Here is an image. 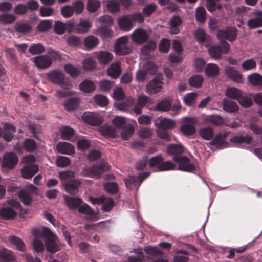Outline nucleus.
Here are the masks:
<instances>
[{
	"label": "nucleus",
	"mask_w": 262,
	"mask_h": 262,
	"mask_svg": "<svg viewBox=\"0 0 262 262\" xmlns=\"http://www.w3.org/2000/svg\"><path fill=\"white\" fill-rule=\"evenodd\" d=\"M217 36L221 41H223L221 46H212L208 49L210 57L214 59H219L221 58L222 54L229 53L230 45L224 41L226 39L230 41L234 40L236 37V29L232 27L226 30H220L217 32Z\"/></svg>",
	"instance_id": "1"
},
{
	"label": "nucleus",
	"mask_w": 262,
	"mask_h": 262,
	"mask_svg": "<svg viewBox=\"0 0 262 262\" xmlns=\"http://www.w3.org/2000/svg\"><path fill=\"white\" fill-rule=\"evenodd\" d=\"M48 80L53 83L59 85L62 88H72V82L67 80L63 72L59 70H54L47 73Z\"/></svg>",
	"instance_id": "2"
},
{
	"label": "nucleus",
	"mask_w": 262,
	"mask_h": 262,
	"mask_svg": "<svg viewBox=\"0 0 262 262\" xmlns=\"http://www.w3.org/2000/svg\"><path fill=\"white\" fill-rule=\"evenodd\" d=\"M143 67L139 69L136 74V80L138 82H143L145 80L148 75H152L155 72V66L151 60H143Z\"/></svg>",
	"instance_id": "3"
},
{
	"label": "nucleus",
	"mask_w": 262,
	"mask_h": 262,
	"mask_svg": "<svg viewBox=\"0 0 262 262\" xmlns=\"http://www.w3.org/2000/svg\"><path fill=\"white\" fill-rule=\"evenodd\" d=\"M129 37L127 35L118 38L114 46V52L119 55H125L132 51V47L128 43Z\"/></svg>",
	"instance_id": "4"
},
{
	"label": "nucleus",
	"mask_w": 262,
	"mask_h": 262,
	"mask_svg": "<svg viewBox=\"0 0 262 262\" xmlns=\"http://www.w3.org/2000/svg\"><path fill=\"white\" fill-rule=\"evenodd\" d=\"M42 233L46 238V247L47 250L50 253H55L59 250L57 242V237L48 228L45 227Z\"/></svg>",
	"instance_id": "5"
},
{
	"label": "nucleus",
	"mask_w": 262,
	"mask_h": 262,
	"mask_svg": "<svg viewBox=\"0 0 262 262\" xmlns=\"http://www.w3.org/2000/svg\"><path fill=\"white\" fill-rule=\"evenodd\" d=\"M84 9V4L81 1L74 2L72 5H66L61 8V12L63 17L69 18L75 13L77 15L81 14Z\"/></svg>",
	"instance_id": "6"
},
{
	"label": "nucleus",
	"mask_w": 262,
	"mask_h": 262,
	"mask_svg": "<svg viewBox=\"0 0 262 262\" xmlns=\"http://www.w3.org/2000/svg\"><path fill=\"white\" fill-rule=\"evenodd\" d=\"M163 85L162 77L157 76L146 84L145 92L149 95L156 94L162 91Z\"/></svg>",
	"instance_id": "7"
},
{
	"label": "nucleus",
	"mask_w": 262,
	"mask_h": 262,
	"mask_svg": "<svg viewBox=\"0 0 262 262\" xmlns=\"http://www.w3.org/2000/svg\"><path fill=\"white\" fill-rule=\"evenodd\" d=\"M109 169V166L105 162H102L99 164L85 168L83 170V174L89 175L92 177L98 178L105 171Z\"/></svg>",
	"instance_id": "8"
},
{
	"label": "nucleus",
	"mask_w": 262,
	"mask_h": 262,
	"mask_svg": "<svg viewBox=\"0 0 262 262\" xmlns=\"http://www.w3.org/2000/svg\"><path fill=\"white\" fill-rule=\"evenodd\" d=\"M150 174L149 172H146L140 174L138 177L134 176H129L127 178L124 179L125 186L127 189H138L142 181L148 177Z\"/></svg>",
	"instance_id": "9"
},
{
	"label": "nucleus",
	"mask_w": 262,
	"mask_h": 262,
	"mask_svg": "<svg viewBox=\"0 0 262 262\" xmlns=\"http://www.w3.org/2000/svg\"><path fill=\"white\" fill-rule=\"evenodd\" d=\"M197 122L194 117H185L183 119V124L181 130L186 136H191L195 133V125Z\"/></svg>",
	"instance_id": "10"
},
{
	"label": "nucleus",
	"mask_w": 262,
	"mask_h": 262,
	"mask_svg": "<svg viewBox=\"0 0 262 262\" xmlns=\"http://www.w3.org/2000/svg\"><path fill=\"white\" fill-rule=\"evenodd\" d=\"M82 119L88 124L99 125L103 121L102 116L96 112H86L83 114Z\"/></svg>",
	"instance_id": "11"
},
{
	"label": "nucleus",
	"mask_w": 262,
	"mask_h": 262,
	"mask_svg": "<svg viewBox=\"0 0 262 262\" xmlns=\"http://www.w3.org/2000/svg\"><path fill=\"white\" fill-rule=\"evenodd\" d=\"M31 60L38 69H46L52 64V60L46 54L35 56L31 58Z\"/></svg>",
	"instance_id": "12"
},
{
	"label": "nucleus",
	"mask_w": 262,
	"mask_h": 262,
	"mask_svg": "<svg viewBox=\"0 0 262 262\" xmlns=\"http://www.w3.org/2000/svg\"><path fill=\"white\" fill-rule=\"evenodd\" d=\"M89 200L93 204H101L103 210L106 212L109 211L114 205L112 199L103 196L99 198L90 196Z\"/></svg>",
	"instance_id": "13"
},
{
	"label": "nucleus",
	"mask_w": 262,
	"mask_h": 262,
	"mask_svg": "<svg viewBox=\"0 0 262 262\" xmlns=\"http://www.w3.org/2000/svg\"><path fill=\"white\" fill-rule=\"evenodd\" d=\"M148 38V35L146 31L138 28L135 29L131 34V39L133 42L141 45L144 43Z\"/></svg>",
	"instance_id": "14"
},
{
	"label": "nucleus",
	"mask_w": 262,
	"mask_h": 262,
	"mask_svg": "<svg viewBox=\"0 0 262 262\" xmlns=\"http://www.w3.org/2000/svg\"><path fill=\"white\" fill-rule=\"evenodd\" d=\"M173 159L179 164L178 167L179 170L187 172H191L194 170V166L190 163L189 159L186 157H174Z\"/></svg>",
	"instance_id": "15"
},
{
	"label": "nucleus",
	"mask_w": 262,
	"mask_h": 262,
	"mask_svg": "<svg viewBox=\"0 0 262 262\" xmlns=\"http://www.w3.org/2000/svg\"><path fill=\"white\" fill-rule=\"evenodd\" d=\"M225 73L226 76L234 82L237 83L243 82V75L235 68L230 66L226 67Z\"/></svg>",
	"instance_id": "16"
},
{
	"label": "nucleus",
	"mask_w": 262,
	"mask_h": 262,
	"mask_svg": "<svg viewBox=\"0 0 262 262\" xmlns=\"http://www.w3.org/2000/svg\"><path fill=\"white\" fill-rule=\"evenodd\" d=\"M93 55L98 59L99 62L103 65L108 64L113 58V54L106 50L95 52Z\"/></svg>",
	"instance_id": "17"
},
{
	"label": "nucleus",
	"mask_w": 262,
	"mask_h": 262,
	"mask_svg": "<svg viewBox=\"0 0 262 262\" xmlns=\"http://www.w3.org/2000/svg\"><path fill=\"white\" fill-rule=\"evenodd\" d=\"M18 162V158L12 152L6 154L3 157L2 167L12 169Z\"/></svg>",
	"instance_id": "18"
},
{
	"label": "nucleus",
	"mask_w": 262,
	"mask_h": 262,
	"mask_svg": "<svg viewBox=\"0 0 262 262\" xmlns=\"http://www.w3.org/2000/svg\"><path fill=\"white\" fill-rule=\"evenodd\" d=\"M130 18V15H123L117 20L119 27L122 31L127 32L130 31L133 27V24Z\"/></svg>",
	"instance_id": "19"
},
{
	"label": "nucleus",
	"mask_w": 262,
	"mask_h": 262,
	"mask_svg": "<svg viewBox=\"0 0 262 262\" xmlns=\"http://www.w3.org/2000/svg\"><path fill=\"white\" fill-rule=\"evenodd\" d=\"M92 26V22L88 19H80L75 26L76 32L79 34H85L88 32Z\"/></svg>",
	"instance_id": "20"
},
{
	"label": "nucleus",
	"mask_w": 262,
	"mask_h": 262,
	"mask_svg": "<svg viewBox=\"0 0 262 262\" xmlns=\"http://www.w3.org/2000/svg\"><path fill=\"white\" fill-rule=\"evenodd\" d=\"M78 212L84 214L88 219L93 221H96L98 219L97 213L93 211L87 204H85L79 205L78 207Z\"/></svg>",
	"instance_id": "21"
},
{
	"label": "nucleus",
	"mask_w": 262,
	"mask_h": 262,
	"mask_svg": "<svg viewBox=\"0 0 262 262\" xmlns=\"http://www.w3.org/2000/svg\"><path fill=\"white\" fill-rule=\"evenodd\" d=\"M121 68L120 63L116 62L112 63L107 69V75L112 78H117L121 73Z\"/></svg>",
	"instance_id": "22"
},
{
	"label": "nucleus",
	"mask_w": 262,
	"mask_h": 262,
	"mask_svg": "<svg viewBox=\"0 0 262 262\" xmlns=\"http://www.w3.org/2000/svg\"><path fill=\"white\" fill-rule=\"evenodd\" d=\"M56 149L59 153L66 155H72L75 151L72 145L66 142H59L56 145Z\"/></svg>",
	"instance_id": "23"
},
{
	"label": "nucleus",
	"mask_w": 262,
	"mask_h": 262,
	"mask_svg": "<svg viewBox=\"0 0 262 262\" xmlns=\"http://www.w3.org/2000/svg\"><path fill=\"white\" fill-rule=\"evenodd\" d=\"M95 33L97 35L104 39L112 37L113 31L109 26L101 25L96 28Z\"/></svg>",
	"instance_id": "24"
},
{
	"label": "nucleus",
	"mask_w": 262,
	"mask_h": 262,
	"mask_svg": "<svg viewBox=\"0 0 262 262\" xmlns=\"http://www.w3.org/2000/svg\"><path fill=\"white\" fill-rule=\"evenodd\" d=\"M16 259L12 251L4 248L0 250V262H11Z\"/></svg>",
	"instance_id": "25"
},
{
	"label": "nucleus",
	"mask_w": 262,
	"mask_h": 262,
	"mask_svg": "<svg viewBox=\"0 0 262 262\" xmlns=\"http://www.w3.org/2000/svg\"><path fill=\"white\" fill-rule=\"evenodd\" d=\"M38 171V167L36 165H30L25 166L21 170L23 177L26 179L32 178Z\"/></svg>",
	"instance_id": "26"
},
{
	"label": "nucleus",
	"mask_w": 262,
	"mask_h": 262,
	"mask_svg": "<svg viewBox=\"0 0 262 262\" xmlns=\"http://www.w3.org/2000/svg\"><path fill=\"white\" fill-rule=\"evenodd\" d=\"M239 107L236 102L232 100L224 98L223 99V109L230 113H235L238 111Z\"/></svg>",
	"instance_id": "27"
},
{
	"label": "nucleus",
	"mask_w": 262,
	"mask_h": 262,
	"mask_svg": "<svg viewBox=\"0 0 262 262\" xmlns=\"http://www.w3.org/2000/svg\"><path fill=\"white\" fill-rule=\"evenodd\" d=\"M226 135L219 134L210 142L211 145L216 146L218 148H223L228 146V143L225 141Z\"/></svg>",
	"instance_id": "28"
},
{
	"label": "nucleus",
	"mask_w": 262,
	"mask_h": 262,
	"mask_svg": "<svg viewBox=\"0 0 262 262\" xmlns=\"http://www.w3.org/2000/svg\"><path fill=\"white\" fill-rule=\"evenodd\" d=\"M64 201L70 209L75 210L82 203L81 200L78 197L64 196Z\"/></svg>",
	"instance_id": "29"
},
{
	"label": "nucleus",
	"mask_w": 262,
	"mask_h": 262,
	"mask_svg": "<svg viewBox=\"0 0 262 262\" xmlns=\"http://www.w3.org/2000/svg\"><path fill=\"white\" fill-rule=\"evenodd\" d=\"M15 132V129L13 126L10 124H5L4 126L3 132H2L3 139L7 142L11 141Z\"/></svg>",
	"instance_id": "30"
},
{
	"label": "nucleus",
	"mask_w": 262,
	"mask_h": 262,
	"mask_svg": "<svg viewBox=\"0 0 262 262\" xmlns=\"http://www.w3.org/2000/svg\"><path fill=\"white\" fill-rule=\"evenodd\" d=\"M81 184V182L78 180L70 181L64 184L66 191L69 193H76L78 190V187Z\"/></svg>",
	"instance_id": "31"
},
{
	"label": "nucleus",
	"mask_w": 262,
	"mask_h": 262,
	"mask_svg": "<svg viewBox=\"0 0 262 262\" xmlns=\"http://www.w3.org/2000/svg\"><path fill=\"white\" fill-rule=\"evenodd\" d=\"M150 98L145 95H142L138 97L137 103L134 107V112L137 114L141 113V109L144 107L146 104L149 103Z\"/></svg>",
	"instance_id": "32"
},
{
	"label": "nucleus",
	"mask_w": 262,
	"mask_h": 262,
	"mask_svg": "<svg viewBox=\"0 0 262 262\" xmlns=\"http://www.w3.org/2000/svg\"><path fill=\"white\" fill-rule=\"evenodd\" d=\"M195 38L198 42L201 44L208 46L207 41L209 40V36H207L204 30L198 29L195 32Z\"/></svg>",
	"instance_id": "33"
},
{
	"label": "nucleus",
	"mask_w": 262,
	"mask_h": 262,
	"mask_svg": "<svg viewBox=\"0 0 262 262\" xmlns=\"http://www.w3.org/2000/svg\"><path fill=\"white\" fill-rule=\"evenodd\" d=\"M203 121L207 124H214L218 125L223 122L221 117L217 115H205L203 117Z\"/></svg>",
	"instance_id": "34"
},
{
	"label": "nucleus",
	"mask_w": 262,
	"mask_h": 262,
	"mask_svg": "<svg viewBox=\"0 0 262 262\" xmlns=\"http://www.w3.org/2000/svg\"><path fill=\"white\" fill-rule=\"evenodd\" d=\"M61 138L63 140H73L75 133L73 128L69 126H63L60 130Z\"/></svg>",
	"instance_id": "35"
},
{
	"label": "nucleus",
	"mask_w": 262,
	"mask_h": 262,
	"mask_svg": "<svg viewBox=\"0 0 262 262\" xmlns=\"http://www.w3.org/2000/svg\"><path fill=\"white\" fill-rule=\"evenodd\" d=\"M248 82L253 86H262V75L257 73H253L248 75Z\"/></svg>",
	"instance_id": "36"
},
{
	"label": "nucleus",
	"mask_w": 262,
	"mask_h": 262,
	"mask_svg": "<svg viewBox=\"0 0 262 262\" xmlns=\"http://www.w3.org/2000/svg\"><path fill=\"white\" fill-rule=\"evenodd\" d=\"M204 70L206 76L209 77H214L219 75L220 68L217 64L209 63L206 66Z\"/></svg>",
	"instance_id": "37"
},
{
	"label": "nucleus",
	"mask_w": 262,
	"mask_h": 262,
	"mask_svg": "<svg viewBox=\"0 0 262 262\" xmlns=\"http://www.w3.org/2000/svg\"><path fill=\"white\" fill-rule=\"evenodd\" d=\"M79 89L83 92L89 93L92 92L95 89V84L90 80L86 79L79 84Z\"/></svg>",
	"instance_id": "38"
},
{
	"label": "nucleus",
	"mask_w": 262,
	"mask_h": 262,
	"mask_svg": "<svg viewBox=\"0 0 262 262\" xmlns=\"http://www.w3.org/2000/svg\"><path fill=\"white\" fill-rule=\"evenodd\" d=\"M79 99L71 98L66 100L63 103L64 107L69 112L74 111L79 106Z\"/></svg>",
	"instance_id": "39"
},
{
	"label": "nucleus",
	"mask_w": 262,
	"mask_h": 262,
	"mask_svg": "<svg viewBox=\"0 0 262 262\" xmlns=\"http://www.w3.org/2000/svg\"><path fill=\"white\" fill-rule=\"evenodd\" d=\"M242 94V91L235 87L228 88L225 92V95L227 97L235 100H238Z\"/></svg>",
	"instance_id": "40"
},
{
	"label": "nucleus",
	"mask_w": 262,
	"mask_h": 262,
	"mask_svg": "<svg viewBox=\"0 0 262 262\" xmlns=\"http://www.w3.org/2000/svg\"><path fill=\"white\" fill-rule=\"evenodd\" d=\"M9 241L10 244L14 245L18 250L24 251L26 250L25 244L20 238L11 235L9 237Z\"/></svg>",
	"instance_id": "41"
},
{
	"label": "nucleus",
	"mask_w": 262,
	"mask_h": 262,
	"mask_svg": "<svg viewBox=\"0 0 262 262\" xmlns=\"http://www.w3.org/2000/svg\"><path fill=\"white\" fill-rule=\"evenodd\" d=\"M255 18L248 20V26L250 28H255L262 26V11L258 12Z\"/></svg>",
	"instance_id": "42"
},
{
	"label": "nucleus",
	"mask_w": 262,
	"mask_h": 262,
	"mask_svg": "<svg viewBox=\"0 0 262 262\" xmlns=\"http://www.w3.org/2000/svg\"><path fill=\"white\" fill-rule=\"evenodd\" d=\"M184 151L183 147L180 144H171L167 147V152L174 157H182Z\"/></svg>",
	"instance_id": "43"
},
{
	"label": "nucleus",
	"mask_w": 262,
	"mask_h": 262,
	"mask_svg": "<svg viewBox=\"0 0 262 262\" xmlns=\"http://www.w3.org/2000/svg\"><path fill=\"white\" fill-rule=\"evenodd\" d=\"M16 215V212L12 208L3 207L0 210V216L4 219H12Z\"/></svg>",
	"instance_id": "44"
},
{
	"label": "nucleus",
	"mask_w": 262,
	"mask_h": 262,
	"mask_svg": "<svg viewBox=\"0 0 262 262\" xmlns=\"http://www.w3.org/2000/svg\"><path fill=\"white\" fill-rule=\"evenodd\" d=\"M15 29L17 32L26 33L29 32L32 30V26L29 23L21 21L15 24Z\"/></svg>",
	"instance_id": "45"
},
{
	"label": "nucleus",
	"mask_w": 262,
	"mask_h": 262,
	"mask_svg": "<svg viewBox=\"0 0 262 262\" xmlns=\"http://www.w3.org/2000/svg\"><path fill=\"white\" fill-rule=\"evenodd\" d=\"M63 69L65 72L72 77H77L80 74L79 69L71 64H65Z\"/></svg>",
	"instance_id": "46"
},
{
	"label": "nucleus",
	"mask_w": 262,
	"mask_h": 262,
	"mask_svg": "<svg viewBox=\"0 0 262 262\" xmlns=\"http://www.w3.org/2000/svg\"><path fill=\"white\" fill-rule=\"evenodd\" d=\"M156 48V43L154 41L148 42L145 46H143L141 49V57L143 58L145 56H147L148 53L153 51Z\"/></svg>",
	"instance_id": "47"
},
{
	"label": "nucleus",
	"mask_w": 262,
	"mask_h": 262,
	"mask_svg": "<svg viewBox=\"0 0 262 262\" xmlns=\"http://www.w3.org/2000/svg\"><path fill=\"white\" fill-rule=\"evenodd\" d=\"M69 25L72 27L73 24L70 22L64 24L61 21H56L54 25V29L57 34L61 35L64 33L67 27Z\"/></svg>",
	"instance_id": "48"
},
{
	"label": "nucleus",
	"mask_w": 262,
	"mask_h": 262,
	"mask_svg": "<svg viewBox=\"0 0 262 262\" xmlns=\"http://www.w3.org/2000/svg\"><path fill=\"white\" fill-rule=\"evenodd\" d=\"M181 24V19L179 16H174L170 20V32L176 34L179 32L178 27Z\"/></svg>",
	"instance_id": "49"
},
{
	"label": "nucleus",
	"mask_w": 262,
	"mask_h": 262,
	"mask_svg": "<svg viewBox=\"0 0 262 262\" xmlns=\"http://www.w3.org/2000/svg\"><path fill=\"white\" fill-rule=\"evenodd\" d=\"M237 100L239 104L245 108L250 107L253 104L252 97L247 95H243L242 94Z\"/></svg>",
	"instance_id": "50"
},
{
	"label": "nucleus",
	"mask_w": 262,
	"mask_h": 262,
	"mask_svg": "<svg viewBox=\"0 0 262 262\" xmlns=\"http://www.w3.org/2000/svg\"><path fill=\"white\" fill-rule=\"evenodd\" d=\"M159 125L164 129H171L175 127L176 123L170 119L164 118L161 119Z\"/></svg>",
	"instance_id": "51"
},
{
	"label": "nucleus",
	"mask_w": 262,
	"mask_h": 262,
	"mask_svg": "<svg viewBox=\"0 0 262 262\" xmlns=\"http://www.w3.org/2000/svg\"><path fill=\"white\" fill-rule=\"evenodd\" d=\"M99 42L98 39L93 35H89L86 37L84 40V43L88 48H93L95 47Z\"/></svg>",
	"instance_id": "52"
},
{
	"label": "nucleus",
	"mask_w": 262,
	"mask_h": 262,
	"mask_svg": "<svg viewBox=\"0 0 262 262\" xmlns=\"http://www.w3.org/2000/svg\"><path fill=\"white\" fill-rule=\"evenodd\" d=\"M203 80L204 78L202 76L195 75L189 79V83L190 86L198 88L202 85Z\"/></svg>",
	"instance_id": "53"
},
{
	"label": "nucleus",
	"mask_w": 262,
	"mask_h": 262,
	"mask_svg": "<svg viewBox=\"0 0 262 262\" xmlns=\"http://www.w3.org/2000/svg\"><path fill=\"white\" fill-rule=\"evenodd\" d=\"M171 103L170 101L167 100H162L157 103L155 110L161 112H167L171 108Z\"/></svg>",
	"instance_id": "54"
},
{
	"label": "nucleus",
	"mask_w": 262,
	"mask_h": 262,
	"mask_svg": "<svg viewBox=\"0 0 262 262\" xmlns=\"http://www.w3.org/2000/svg\"><path fill=\"white\" fill-rule=\"evenodd\" d=\"M16 17L12 14L4 13L0 15V23L2 24H12L16 20Z\"/></svg>",
	"instance_id": "55"
},
{
	"label": "nucleus",
	"mask_w": 262,
	"mask_h": 262,
	"mask_svg": "<svg viewBox=\"0 0 262 262\" xmlns=\"http://www.w3.org/2000/svg\"><path fill=\"white\" fill-rule=\"evenodd\" d=\"M52 26V23L49 20H44L40 21L37 26L36 29L39 32H43L49 30Z\"/></svg>",
	"instance_id": "56"
},
{
	"label": "nucleus",
	"mask_w": 262,
	"mask_h": 262,
	"mask_svg": "<svg viewBox=\"0 0 262 262\" xmlns=\"http://www.w3.org/2000/svg\"><path fill=\"white\" fill-rule=\"evenodd\" d=\"M144 250L149 255L150 258L162 256V253L157 247L147 246L145 247Z\"/></svg>",
	"instance_id": "57"
},
{
	"label": "nucleus",
	"mask_w": 262,
	"mask_h": 262,
	"mask_svg": "<svg viewBox=\"0 0 262 262\" xmlns=\"http://www.w3.org/2000/svg\"><path fill=\"white\" fill-rule=\"evenodd\" d=\"M100 132L102 135L110 137H115L116 135L115 129L108 125H104L101 127Z\"/></svg>",
	"instance_id": "58"
},
{
	"label": "nucleus",
	"mask_w": 262,
	"mask_h": 262,
	"mask_svg": "<svg viewBox=\"0 0 262 262\" xmlns=\"http://www.w3.org/2000/svg\"><path fill=\"white\" fill-rule=\"evenodd\" d=\"M197 96L198 94L196 93H189L184 97L183 101L186 105L191 106L195 103Z\"/></svg>",
	"instance_id": "59"
},
{
	"label": "nucleus",
	"mask_w": 262,
	"mask_h": 262,
	"mask_svg": "<svg viewBox=\"0 0 262 262\" xmlns=\"http://www.w3.org/2000/svg\"><path fill=\"white\" fill-rule=\"evenodd\" d=\"M162 161H163L162 158L160 156H157L148 160V164L150 167L159 171Z\"/></svg>",
	"instance_id": "60"
},
{
	"label": "nucleus",
	"mask_w": 262,
	"mask_h": 262,
	"mask_svg": "<svg viewBox=\"0 0 262 262\" xmlns=\"http://www.w3.org/2000/svg\"><path fill=\"white\" fill-rule=\"evenodd\" d=\"M100 6V2L98 0H88L86 9L89 12H96Z\"/></svg>",
	"instance_id": "61"
},
{
	"label": "nucleus",
	"mask_w": 262,
	"mask_h": 262,
	"mask_svg": "<svg viewBox=\"0 0 262 262\" xmlns=\"http://www.w3.org/2000/svg\"><path fill=\"white\" fill-rule=\"evenodd\" d=\"M45 47L42 45L37 43L32 45L30 47L29 51L32 55H36L43 53L45 51Z\"/></svg>",
	"instance_id": "62"
},
{
	"label": "nucleus",
	"mask_w": 262,
	"mask_h": 262,
	"mask_svg": "<svg viewBox=\"0 0 262 262\" xmlns=\"http://www.w3.org/2000/svg\"><path fill=\"white\" fill-rule=\"evenodd\" d=\"M134 127L131 125H127L123 128L121 137L124 140H128L134 132Z\"/></svg>",
	"instance_id": "63"
},
{
	"label": "nucleus",
	"mask_w": 262,
	"mask_h": 262,
	"mask_svg": "<svg viewBox=\"0 0 262 262\" xmlns=\"http://www.w3.org/2000/svg\"><path fill=\"white\" fill-rule=\"evenodd\" d=\"M199 134L204 139L209 140L212 138L213 132L211 128L205 127L200 130Z\"/></svg>",
	"instance_id": "64"
}]
</instances>
